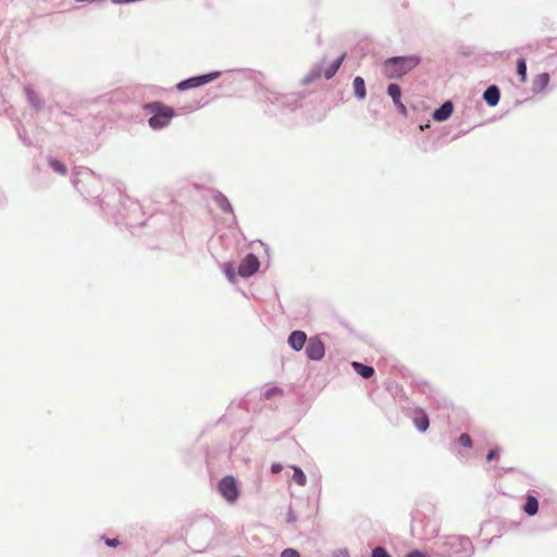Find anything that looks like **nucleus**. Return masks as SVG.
Instances as JSON below:
<instances>
[{"mask_svg":"<svg viewBox=\"0 0 557 557\" xmlns=\"http://www.w3.org/2000/svg\"><path fill=\"white\" fill-rule=\"evenodd\" d=\"M420 62L418 57H397L385 61L383 73L388 78L400 77L413 70Z\"/></svg>","mask_w":557,"mask_h":557,"instance_id":"obj_1","label":"nucleus"},{"mask_svg":"<svg viewBox=\"0 0 557 557\" xmlns=\"http://www.w3.org/2000/svg\"><path fill=\"white\" fill-rule=\"evenodd\" d=\"M145 110L151 114L148 123L153 129H161L168 126L174 116V110L161 102H151L145 106Z\"/></svg>","mask_w":557,"mask_h":557,"instance_id":"obj_2","label":"nucleus"},{"mask_svg":"<svg viewBox=\"0 0 557 557\" xmlns=\"http://www.w3.org/2000/svg\"><path fill=\"white\" fill-rule=\"evenodd\" d=\"M219 492L228 503H235L238 498V488L235 479L232 475L224 476L219 482Z\"/></svg>","mask_w":557,"mask_h":557,"instance_id":"obj_3","label":"nucleus"},{"mask_svg":"<svg viewBox=\"0 0 557 557\" xmlns=\"http://www.w3.org/2000/svg\"><path fill=\"white\" fill-rule=\"evenodd\" d=\"M220 76V72H213L206 75L195 76L188 79H185L177 84L178 90H186L189 88H196L202 85H206Z\"/></svg>","mask_w":557,"mask_h":557,"instance_id":"obj_4","label":"nucleus"},{"mask_svg":"<svg viewBox=\"0 0 557 557\" xmlns=\"http://www.w3.org/2000/svg\"><path fill=\"white\" fill-rule=\"evenodd\" d=\"M260 262L253 253L247 255L238 268V274L243 277H248L259 270Z\"/></svg>","mask_w":557,"mask_h":557,"instance_id":"obj_5","label":"nucleus"},{"mask_svg":"<svg viewBox=\"0 0 557 557\" xmlns=\"http://www.w3.org/2000/svg\"><path fill=\"white\" fill-rule=\"evenodd\" d=\"M306 354L311 360H321L324 357V344L318 337H311L306 347Z\"/></svg>","mask_w":557,"mask_h":557,"instance_id":"obj_6","label":"nucleus"},{"mask_svg":"<svg viewBox=\"0 0 557 557\" xmlns=\"http://www.w3.org/2000/svg\"><path fill=\"white\" fill-rule=\"evenodd\" d=\"M306 342L307 335L302 331H294L288 336L289 346L297 351H299L305 346Z\"/></svg>","mask_w":557,"mask_h":557,"instance_id":"obj_7","label":"nucleus"},{"mask_svg":"<svg viewBox=\"0 0 557 557\" xmlns=\"http://www.w3.org/2000/svg\"><path fill=\"white\" fill-rule=\"evenodd\" d=\"M453 103L447 101L433 112V119L437 122L446 121L453 114Z\"/></svg>","mask_w":557,"mask_h":557,"instance_id":"obj_8","label":"nucleus"},{"mask_svg":"<svg viewBox=\"0 0 557 557\" xmlns=\"http://www.w3.org/2000/svg\"><path fill=\"white\" fill-rule=\"evenodd\" d=\"M413 423L417 426V429L421 432H424L429 428V418L426 413L423 410H416L414 417H413Z\"/></svg>","mask_w":557,"mask_h":557,"instance_id":"obj_9","label":"nucleus"},{"mask_svg":"<svg viewBox=\"0 0 557 557\" xmlns=\"http://www.w3.org/2000/svg\"><path fill=\"white\" fill-rule=\"evenodd\" d=\"M499 96V89L496 86H490L484 91L483 98L488 106L494 107L498 103Z\"/></svg>","mask_w":557,"mask_h":557,"instance_id":"obj_10","label":"nucleus"},{"mask_svg":"<svg viewBox=\"0 0 557 557\" xmlns=\"http://www.w3.org/2000/svg\"><path fill=\"white\" fill-rule=\"evenodd\" d=\"M351 367L363 379H369V377H371L374 374V369L372 367H370V366H366L363 363L354 361L351 363Z\"/></svg>","mask_w":557,"mask_h":557,"instance_id":"obj_11","label":"nucleus"},{"mask_svg":"<svg viewBox=\"0 0 557 557\" xmlns=\"http://www.w3.org/2000/svg\"><path fill=\"white\" fill-rule=\"evenodd\" d=\"M345 58H346V53H343L342 55H339L337 58V60H335L330 66H327L324 70L323 75L326 79H330L335 75V73L338 71V69L342 65Z\"/></svg>","mask_w":557,"mask_h":557,"instance_id":"obj_12","label":"nucleus"},{"mask_svg":"<svg viewBox=\"0 0 557 557\" xmlns=\"http://www.w3.org/2000/svg\"><path fill=\"white\" fill-rule=\"evenodd\" d=\"M445 545L450 546H460L461 548H467L470 545V541L467 537L451 535L446 539Z\"/></svg>","mask_w":557,"mask_h":557,"instance_id":"obj_13","label":"nucleus"},{"mask_svg":"<svg viewBox=\"0 0 557 557\" xmlns=\"http://www.w3.org/2000/svg\"><path fill=\"white\" fill-rule=\"evenodd\" d=\"M523 510L529 516H534L539 510V502L534 496L529 495L525 499Z\"/></svg>","mask_w":557,"mask_h":557,"instance_id":"obj_14","label":"nucleus"},{"mask_svg":"<svg viewBox=\"0 0 557 557\" xmlns=\"http://www.w3.org/2000/svg\"><path fill=\"white\" fill-rule=\"evenodd\" d=\"M352 85H354V89H355V94H356L357 98L359 100L364 99L367 91H366V85H364L363 78L360 76L355 77Z\"/></svg>","mask_w":557,"mask_h":557,"instance_id":"obj_15","label":"nucleus"},{"mask_svg":"<svg viewBox=\"0 0 557 557\" xmlns=\"http://www.w3.org/2000/svg\"><path fill=\"white\" fill-rule=\"evenodd\" d=\"M549 82V75L547 73H542L537 75L533 83V89L541 91L543 90Z\"/></svg>","mask_w":557,"mask_h":557,"instance_id":"obj_16","label":"nucleus"},{"mask_svg":"<svg viewBox=\"0 0 557 557\" xmlns=\"http://www.w3.org/2000/svg\"><path fill=\"white\" fill-rule=\"evenodd\" d=\"M293 480L295 481V483H297L299 486H305L307 483V478L304 471L296 466L293 467Z\"/></svg>","mask_w":557,"mask_h":557,"instance_id":"obj_17","label":"nucleus"},{"mask_svg":"<svg viewBox=\"0 0 557 557\" xmlns=\"http://www.w3.org/2000/svg\"><path fill=\"white\" fill-rule=\"evenodd\" d=\"M517 72L520 76V81L524 83L527 81V63L524 59H519L517 61Z\"/></svg>","mask_w":557,"mask_h":557,"instance_id":"obj_18","label":"nucleus"},{"mask_svg":"<svg viewBox=\"0 0 557 557\" xmlns=\"http://www.w3.org/2000/svg\"><path fill=\"white\" fill-rule=\"evenodd\" d=\"M50 163V166L59 174L61 175H65L67 170H66V166L59 160H55V159H51L49 161Z\"/></svg>","mask_w":557,"mask_h":557,"instance_id":"obj_19","label":"nucleus"},{"mask_svg":"<svg viewBox=\"0 0 557 557\" xmlns=\"http://www.w3.org/2000/svg\"><path fill=\"white\" fill-rule=\"evenodd\" d=\"M387 94L392 97L393 100H397L401 96V89L396 84H389L387 87Z\"/></svg>","mask_w":557,"mask_h":557,"instance_id":"obj_20","label":"nucleus"},{"mask_svg":"<svg viewBox=\"0 0 557 557\" xmlns=\"http://www.w3.org/2000/svg\"><path fill=\"white\" fill-rule=\"evenodd\" d=\"M25 92L27 95V98H28L29 102L33 106H35V107H39L40 101H39V98H38L37 94L32 88H29V87H27L25 89Z\"/></svg>","mask_w":557,"mask_h":557,"instance_id":"obj_21","label":"nucleus"},{"mask_svg":"<svg viewBox=\"0 0 557 557\" xmlns=\"http://www.w3.org/2000/svg\"><path fill=\"white\" fill-rule=\"evenodd\" d=\"M216 201L224 212L232 211V206H231L230 201L224 196H220L219 198H216Z\"/></svg>","mask_w":557,"mask_h":557,"instance_id":"obj_22","label":"nucleus"},{"mask_svg":"<svg viewBox=\"0 0 557 557\" xmlns=\"http://www.w3.org/2000/svg\"><path fill=\"white\" fill-rule=\"evenodd\" d=\"M458 442H459L460 445H462V446H465L467 448H471L472 445H473L470 435L467 434V433L461 434L459 436V438H458Z\"/></svg>","mask_w":557,"mask_h":557,"instance_id":"obj_23","label":"nucleus"},{"mask_svg":"<svg viewBox=\"0 0 557 557\" xmlns=\"http://www.w3.org/2000/svg\"><path fill=\"white\" fill-rule=\"evenodd\" d=\"M371 557H392L384 547L377 546L372 550Z\"/></svg>","mask_w":557,"mask_h":557,"instance_id":"obj_24","label":"nucleus"},{"mask_svg":"<svg viewBox=\"0 0 557 557\" xmlns=\"http://www.w3.org/2000/svg\"><path fill=\"white\" fill-rule=\"evenodd\" d=\"M275 395H282V389L280 387H272L264 393V397L267 399H270Z\"/></svg>","mask_w":557,"mask_h":557,"instance_id":"obj_25","label":"nucleus"},{"mask_svg":"<svg viewBox=\"0 0 557 557\" xmlns=\"http://www.w3.org/2000/svg\"><path fill=\"white\" fill-rule=\"evenodd\" d=\"M281 557H300V554L293 548H286L282 552Z\"/></svg>","mask_w":557,"mask_h":557,"instance_id":"obj_26","label":"nucleus"},{"mask_svg":"<svg viewBox=\"0 0 557 557\" xmlns=\"http://www.w3.org/2000/svg\"><path fill=\"white\" fill-rule=\"evenodd\" d=\"M394 104L396 106V108L398 109V111L403 114V115H407V108L406 106L400 101V98H398L397 100H393Z\"/></svg>","mask_w":557,"mask_h":557,"instance_id":"obj_27","label":"nucleus"},{"mask_svg":"<svg viewBox=\"0 0 557 557\" xmlns=\"http://www.w3.org/2000/svg\"><path fill=\"white\" fill-rule=\"evenodd\" d=\"M394 104L396 106V108L398 109V111L403 114V115H407V108L406 106L400 101V98H398L397 100H393Z\"/></svg>","mask_w":557,"mask_h":557,"instance_id":"obj_28","label":"nucleus"},{"mask_svg":"<svg viewBox=\"0 0 557 557\" xmlns=\"http://www.w3.org/2000/svg\"><path fill=\"white\" fill-rule=\"evenodd\" d=\"M496 458H498V448H494V449L490 450V453L486 455V459L488 461H492Z\"/></svg>","mask_w":557,"mask_h":557,"instance_id":"obj_29","label":"nucleus"},{"mask_svg":"<svg viewBox=\"0 0 557 557\" xmlns=\"http://www.w3.org/2000/svg\"><path fill=\"white\" fill-rule=\"evenodd\" d=\"M106 544L111 547H116L120 544L117 539H107Z\"/></svg>","mask_w":557,"mask_h":557,"instance_id":"obj_30","label":"nucleus"},{"mask_svg":"<svg viewBox=\"0 0 557 557\" xmlns=\"http://www.w3.org/2000/svg\"><path fill=\"white\" fill-rule=\"evenodd\" d=\"M406 557H428V556L420 550H413V552L409 553Z\"/></svg>","mask_w":557,"mask_h":557,"instance_id":"obj_31","label":"nucleus"},{"mask_svg":"<svg viewBox=\"0 0 557 557\" xmlns=\"http://www.w3.org/2000/svg\"><path fill=\"white\" fill-rule=\"evenodd\" d=\"M272 473H278L282 471V466L280 463H273L271 467Z\"/></svg>","mask_w":557,"mask_h":557,"instance_id":"obj_32","label":"nucleus"},{"mask_svg":"<svg viewBox=\"0 0 557 557\" xmlns=\"http://www.w3.org/2000/svg\"><path fill=\"white\" fill-rule=\"evenodd\" d=\"M459 552H460V549L447 550L448 554H458Z\"/></svg>","mask_w":557,"mask_h":557,"instance_id":"obj_33","label":"nucleus"},{"mask_svg":"<svg viewBox=\"0 0 557 557\" xmlns=\"http://www.w3.org/2000/svg\"><path fill=\"white\" fill-rule=\"evenodd\" d=\"M227 274L228 276L232 278L233 277V274L231 273V271H227Z\"/></svg>","mask_w":557,"mask_h":557,"instance_id":"obj_34","label":"nucleus"}]
</instances>
